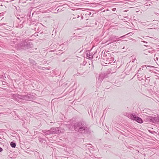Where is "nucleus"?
Segmentation results:
<instances>
[{
    "label": "nucleus",
    "instance_id": "obj_28",
    "mask_svg": "<svg viewBox=\"0 0 159 159\" xmlns=\"http://www.w3.org/2000/svg\"><path fill=\"white\" fill-rule=\"evenodd\" d=\"M79 16H78V18H79Z\"/></svg>",
    "mask_w": 159,
    "mask_h": 159
},
{
    "label": "nucleus",
    "instance_id": "obj_1",
    "mask_svg": "<svg viewBox=\"0 0 159 159\" xmlns=\"http://www.w3.org/2000/svg\"><path fill=\"white\" fill-rule=\"evenodd\" d=\"M90 128L84 122L82 125L79 132L84 134L90 133Z\"/></svg>",
    "mask_w": 159,
    "mask_h": 159
},
{
    "label": "nucleus",
    "instance_id": "obj_16",
    "mask_svg": "<svg viewBox=\"0 0 159 159\" xmlns=\"http://www.w3.org/2000/svg\"><path fill=\"white\" fill-rule=\"evenodd\" d=\"M3 150L0 147V152L2 151Z\"/></svg>",
    "mask_w": 159,
    "mask_h": 159
},
{
    "label": "nucleus",
    "instance_id": "obj_25",
    "mask_svg": "<svg viewBox=\"0 0 159 159\" xmlns=\"http://www.w3.org/2000/svg\"><path fill=\"white\" fill-rule=\"evenodd\" d=\"M114 9V8H113V9H114V10H113V11H114V10H115V9Z\"/></svg>",
    "mask_w": 159,
    "mask_h": 159
},
{
    "label": "nucleus",
    "instance_id": "obj_14",
    "mask_svg": "<svg viewBox=\"0 0 159 159\" xmlns=\"http://www.w3.org/2000/svg\"><path fill=\"white\" fill-rule=\"evenodd\" d=\"M15 15H16V17H17V18L19 20L20 19V18H19V16H20V15L19 13L18 14L17 12H15Z\"/></svg>",
    "mask_w": 159,
    "mask_h": 159
},
{
    "label": "nucleus",
    "instance_id": "obj_19",
    "mask_svg": "<svg viewBox=\"0 0 159 159\" xmlns=\"http://www.w3.org/2000/svg\"><path fill=\"white\" fill-rule=\"evenodd\" d=\"M143 42L144 43H147V42H146L145 41H143Z\"/></svg>",
    "mask_w": 159,
    "mask_h": 159
},
{
    "label": "nucleus",
    "instance_id": "obj_26",
    "mask_svg": "<svg viewBox=\"0 0 159 159\" xmlns=\"http://www.w3.org/2000/svg\"><path fill=\"white\" fill-rule=\"evenodd\" d=\"M114 9V8H113V9H114V10H113V11H114V10H115V9Z\"/></svg>",
    "mask_w": 159,
    "mask_h": 159
},
{
    "label": "nucleus",
    "instance_id": "obj_6",
    "mask_svg": "<svg viewBox=\"0 0 159 159\" xmlns=\"http://www.w3.org/2000/svg\"><path fill=\"white\" fill-rule=\"evenodd\" d=\"M32 96L30 94H27V95H20V99L25 100H31L33 99Z\"/></svg>",
    "mask_w": 159,
    "mask_h": 159
},
{
    "label": "nucleus",
    "instance_id": "obj_4",
    "mask_svg": "<svg viewBox=\"0 0 159 159\" xmlns=\"http://www.w3.org/2000/svg\"><path fill=\"white\" fill-rule=\"evenodd\" d=\"M128 116L129 118L130 119L133 120H135L139 123H142L143 122V120L141 118L138 116H136L135 115L129 114L128 115Z\"/></svg>",
    "mask_w": 159,
    "mask_h": 159
},
{
    "label": "nucleus",
    "instance_id": "obj_24",
    "mask_svg": "<svg viewBox=\"0 0 159 159\" xmlns=\"http://www.w3.org/2000/svg\"><path fill=\"white\" fill-rule=\"evenodd\" d=\"M114 9V8H113V9H114V10H113V11H114V10H115V9Z\"/></svg>",
    "mask_w": 159,
    "mask_h": 159
},
{
    "label": "nucleus",
    "instance_id": "obj_27",
    "mask_svg": "<svg viewBox=\"0 0 159 159\" xmlns=\"http://www.w3.org/2000/svg\"><path fill=\"white\" fill-rule=\"evenodd\" d=\"M142 67H143H143H144V66H142Z\"/></svg>",
    "mask_w": 159,
    "mask_h": 159
},
{
    "label": "nucleus",
    "instance_id": "obj_9",
    "mask_svg": "<svg viewBox=\"0 0 159 159\" xmlns=\"http://www.w3.org/2000/svg\"><path fill=\"white\" fill-rule=\"evenodd\" d=\"M158 120V119L157 117L151 116L150 122H151L153 123H156L157 121Z\"/></svg>",
    "mask_w": 159,
    "mask_h": 159
},
{
    "label": "nucleus",
    "instance_id": "obj_20",
    "mask_svg": "<svg viewBox=\"0 0 159 159\" xmlns=\"http://www.w3.org/2000/svg\"><path fill=\"white\" fill-rule=\"evenodd\" d=\"M25 33V32L24 33V34H22V35H24V33Z\"/></svg>",
    "mask_w": 159,
    "mask_h": 159
},
{
    "label": "nucleus",
    "instance_id": "obj_8",
    "mask_svg": "<svg viewBox=\"0 0 159 159\" xmlns=\"http://www.w3.org/2000/svg\"><path fill=\"white\" fill-rule=\"evenodd\" d=\"M105 76H106V75H105V74H100L99 76L98 81L100 82H101L102 81L103 79H104V78L105 77Z\"/></svg>",
    "mask_w": 159,
    "mask_h": 159
},
{
    "label": "nucleus",
    "instance_id": "obj_3",
    "mask_svg": "<svg viewBox=\"0 0 159 159\" xmlns=\"http://www.w3.org/2000/svg\"><path fill=\"white\" fill-rule=\"evenodd\" d=\"M84 121H79L75 123L73 125L74 130L78 132H80Z\"/></svg>",
    "mask_w": 159,
    "mask_h": 159
},
{
    "label": "nucleus",
    "instance_id": "obj_11",
    "mask_svg": "<svg viewBox=\"0 0 159 159\" xmlns=\"http://www.w3.org/2000/svg\"><path fill=\"white\" fill-rule=\"evenodd\" d=\"M87 57L89 59H91L93 57V55L90 53V52H89L87 53Z\"/></svg>",
    "mask_w": 159,
    "mask_h": 159
},
{
    "label": "nucleus",
    "instance_id": "obj_15",
    "mask_svg": "<svg viewBox=\"0 0 159 159\" xmlns=\"http://www.w3.org/2000/svg\"><path fill=\"white\" fill-rule=\"evenodd\" d=\"M141 70V68H140L138 71V72L137 73V76H138V77L139 78V75H138V74H139V71L140 70Z\"/></svg>",
    "mask_w": 159,
    "mask_h": 159
},
{
    "label": "nucleus",
    "instance_id": "obj_5",
    "mask_svg": "<svg viewBox=\"0 0 159 159\" xmlns=\"http://www.w3.org/2000/svg\"><path fill=\"white\" fill-rule=\"evenodd\" d=\"M60 127L52 128L50 129V132L51 134H57L61 133Z\"/></svg>",
    "mask_w": 159,
    "mask_h": 159
},
{
    "label": "nucleus",
    "instance_id": "obj_23",
    "mask_svg": "<svg viewBox=\"0 0 159 159\" xmlns=\"http://www.w3.org/2000/svg\"><path fill=\"white\" fill-rule=\"evenodd\" d=\"M145 77L146 78V77H147V76H145Z\"/></svg>",
    "mask_w": 159,
    "mask_h": 159
},
{
    "label": "nucleus",
    "instance_id": "obj_17",
    "mask_svg": "<svg viewBox=\"0 0 159 159\" xmlns=\"http://www.w3.org/2000/svg\"><path fill=\"white\" fill-rule=\"evenodd\" d=\"M156 59L157 60H158V57H156Z\"/></svg>",
    "mask_w": 159,
    "mask_h": 159
},
{
    "label": "nucleus",
    "instance_id": "obj_2",
    "mask_svg": "<svg viewBox=\"0 0 159 159\" xmlns=\"http://www.w3.org/2000/svg\"><path fill=\"white\" fill-rule=\"evenodd\" d=\"M31 44L30 43L28 39H25L24 41L20 43V48L21 49L29 48H31Z\"/></svg>",
    "mask_w": 159,
    "mask_h": 159
},
{
    "label": "nucleus",
    "instance_id": "obj_18",
    "mask_svg": "<svg viewBox=\"0 0 159 159\" xmlns=\"http://www.w3.org/2000/svg\"><path fill=\"white\" fill-rule=\"evenodd\" d=\"M1 139H2L0 138V141H2Z\"/></svg>",
    "mask_w": 159,
    "mask_h": 159
},
{
    "label": "nucleus",
    "instance_id": "obj_21",
    "mask_svg": "<svg viewBox=\"0 0 159 159\" xmlns=\"http://www.w3.org/2000/svg\"><path fill=\"white\" fill-rule=\"evenodd\" d=\"M124 36H125V35H124V36H121V37H120V38L122 37H124Z\"/></svg>",
    "mask_w": 159,
    "mask_h": 159
},
{
    "label": "nucleus",
    "instance_id": "obj_22",
    "mask_svg": "<svg viewBox=\"0 0 159 159\" xmlns=\"http://www.w3.org/2000/svg\"><path fill=\"white\" fill-rule=\"evenodd\" d=\"M71 37L72 38H73L74 37V36H71Z\"/></svg>",
    "mask_w": 159,
    "mask_h": 159
},
{
    "label": "nucleus",
    "instance_id": "obj_10",
    "mask_svg": "<svg viewBox=\"0 0 159 159\" xmlns=\"http://www.w3.org/2000/svg\"><path fill=\"white\" fill-rule=\"evenodd\" d=\"M42 132L45 135L51 134V133L50 132V129L49 130H43Z\"/></svg>",
    "mask_w": 159,
    "mask_h": 159
},
{
    "label": "nucleus",
    "instance_id": "obj_12",
    "mask_svg": "<svg viewBox=\"0 0 159 159\" xmlns=\"http://www.w3.org/2000/svg\"><path fill=\"white\" fill-rule=\"evenodd\" d=\"M10 145L12 148H15L16 147V144L15 143L11 142L10 143Z\"/></svg>",
    "mask_w": 159,
    "mask_h": 159
},
{
    "label": "nucleus",
    "instance_id": "obj_7",
    "mask_svg": "<svg viewBox=\"0 0 159 159\" xmlns=\"http://www.w3.org/2000/svg\"><path fill=\"white\" fill-rule=\"evenodd\" d=\"M107 61L110 63H114L115 62L114 56L113 54H108V57L107 58Z\"/></svg>",
    "mask_w": 159,
    "mask_h": 159
},
{
    "label": "nucleus",
    "instance_id": "obj_13",
    "mask_svg": "<svg viewBox=\"0 0 159 159\" xmlns=\"http://www.w3.org/2000/svg\"><path fill=\"white\" fill-rule=\"evenodd\" d=\"M151 116H147L146 118V120L147 121H150L151 120Z\"/></svg>",
    "mask_w": 159,
    "mask_h": 159
}]
</instances>
